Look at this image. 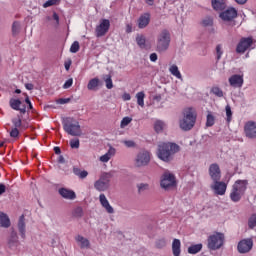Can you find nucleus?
<instances>
[{
    "instance_id": "1",
    "label": "nucleus",
    "mask_w": 256,
    "mask_h": 256,
    "mask_svg": "<svg viewBox=\"0 0 256 256\" xmlns=\"http://www.w3.org/2000/svg\"><path fill=\"white\" fill-rule=\"evenodd\" d=\"M181 147L173 142H162L158 145L157 157L165 163L173 161V155L179 153Z\"/></svg>"
},
{
    "instance_id": "2",
    "label": "nucleus",
    "mask_w": 256,
    "mask_h": 256,
    "mask_svg": "<svg viewBox=\"0 0 256 256\" xmlns=\"http://www.w3.org/2000/svg\"><path fill=\"white\" fill-rule=\"evenodd\" d=\"M249 187V180H236L232 185L230 191V199L233 203H239L243 199V195L247 193V188Z\"/></svg>"
},
{
    "instance_id": "3",
    "label": "nucleus",
    "mask_w": 256,
    "mask_h": 256,
    "mask_svg": "<svg viewBox=\"0 0 256 256\" xmlns=\"http://www.w3.org/2000/svg\"><path fill=\"white\" fill-rule=\"evenodd\" d=\"M197 121V112L193 108H186L179 119V127L182 131H191Z\"/></svg>"
},
{
    "instance_id": "4",
    "label": "nucleus",
    "mask_w": 256,
    "mask_h": 256,
    "mask_svg": "<svg viewBox=\"0 0 256 256\" xmlns=\"http://www.w3.org/2000/svg\"><path fill=\"white\" fill-rule=\"evenodd\" d=\"M62 125L64 131L72 137H81V135H83V131L81 130V125L79 124V121L74 118H65L62 122Z\"/></svg>"
},
{
    "instance_id": "5",
    "label": "nucleus",
    "mask_w": 256,
    "mask_h": 256,
    "mask_svg": "<svg viewBox=\"0 0 256 256\" xmlns=\"http://www.w3.org/2000/svg\"><path fill=\"white\" fill-rule=\"evenodd\" d=\"M111 179H113V172H103L101 173L98 180L94 182V189L103 193L111 187Z\"/></svg>"
},
{
    "instance_id": "6",
    "label": "nucleus",
    "mask_w": 256,
    "mask_h": 256,
    "mask_svg": "<svg viewBox=\"0 0 256 256\" xmlns=\"http://www.w3.org/2000/svg\"><path fill=\"white\" fill-rule=\"evenodd\" d=\"M170 43L171 34L167 30H162L157 36L156 51L158 53H165L169 49Z\"/></svg>"
},
{
    "instance_id": "7",
    "label": "nucleus",
    "mask_w": 256,
    "mask_h": 256,
    "mask_svg": "<svg viewBox=\"0 0 256 256\" xmlns=\"http://www.w3.org/2000/svg\"><path fill=\"white\" fill-rule=\"evenodd\" d=\"M225 245V234L223 232H213L208 237V249L217 251Z\"/></svg>"
},
{
    "instance_id": "8",
    "label": "nucleus",
    "mask_w": 256,
    "mask_h": 256,
    "mask_svg": "<svg viewBox=\"0 0 256 256\" xmlns=\"http://www.w3.org/2000/svg\"><path fill=\"white\" fill-rule=\"evenodd\" d=\"M160 187L165 189V191L177 187V178H175V174L170 171H165L160 178Z\"/></svg>"
},
{
    "instance_id": "9",
    "label": "nucleus",
    "mask_w": 256,
    "mask_h": 256,
    "mask_svg": "<svg viewBox=\"0 0 256 256\" xmlns=\"http://www.w3.org/2000/svg\"><path fill=\"white\" fill-rule=\"evenodd\" d=\"M136 167H147L151 163V152L147 150H141L137 153L134 160Z\"/></svg>"
},
{
    "instance_id": "10",
    "label": "nucleus",
    "mask_w": 256,
    "mask_h": 256,
    "mask_svg": "<svg viewBox=\"0 0 256 256\" xmlns=\"http://www.w3.org/2000/svg\"><path fill=\"white\" fill-rule=\"evenodd\" d=\"M111 27V21L109 19H102L99 22V25L96 26L95 33L96 37H105L109 33Z\"/></svg>"
},
{
    "instance_id": "11",
    "label": "nucleus",
    "mask_w": 256,
    "mask_h": 256,
    "mask_svg": "<svg viewBox=\"0 0 256 256\" xmlns=\"http://www.w3.org/2000/svg\"><path fill=\"white\" fill-rule=\"evenodd\" d=\"M253 47V38H242L240 39L237 47H236V53H245V51H249Z\"/></svg>"
},
{
    "instance_id": "12",
    "label": "nucleus",
    "mask_w": 256,
    "mask_h": 256,
    "mask_svg": "<svg viewBox=\"0 0 256 256\" xmlns=\"http://www.w3.org/2000/svg\"><path fill=\"white\" fill-rule=\"evenodd\" d=\"M210 188L215 195L223 196L225 193H227V183L221 180L213 181V183L210 185Z\"/></svg>"
},
{
    "instance_id": "13",
    "label": "nucleus",
    "mask_w": 256,
    "mask_h": 256,
    "mask_svg": "<svg viewBox=\"0 0 256 256\" xmlns=\"http://www.w3.org/2000/svg\"><path fill=\"white\" fill-rule=\"evenodd\" d=\"M228 82L233 89H241L244 83L243 74H233L229 77Z\"/></svg>"
},
{
    "instance_id": "14",
    "label": "nucleus",
    "mask_w": 256,
    "mask_h": 256,
    "mask_svg": "<svg viewBox=\"0 0 256 256\" xmlns=\"http://www.w3.org/2000/svg\"><path fill=\"white\" fill-rule=\"evenodd\" d=\"M208 173L212 181H221V168L217 163H213L209 166Z\"/></svg>"
},
{
    "instance_id": "15",
    "label": "nucleus",
    "mask_w": 256,
    "mask_h": 256,
    "mask_svg": "<svg viewBox=\"0 0 256 256\" xmlns=\"http://www.w3.org/2000/svg\"><path fill=\"white\" fill-rule=\"evenodd\" d=\"M99 201H100L101 207L104 208V210L106 211V213H108V215H113L115 213V208L111 206V203H109V200L107 199V196H105V194L99 195Z\"/></svg>"
},
{
    "instance_id": "16",
    "label": "nucleus",
    "mask_w": 256,
    "mask_h": 256,
    "mask_svg": "<svg viewBox=\"0 0 256 256\" xmlns=\"http://www.w3.org/2000/svg\"><path fill=\"white\" fill-rule=\"evenodd\" d=\"M244 131L248 139H255L256 138V122L254 121L247 122L244 126Z\"/></svg>"
},
{
    "instance_id": "17",
    "label": "nucleus",
    "mask_w": 256,
    "mask_h": 256,
    "mask_svg": "<svg viewBox=\"0 0 256 256\" xmlns=\"http://www.w3.org/2000/svg\"><path fill=\"white\" fill-rule=\"evenodd\" d=\"M253 249V240L244 239L238 243V251L240 253H249Z\"/></svg>"
},
{
    "instance_id": "18",
    "label": "nucleus",
    "mask_w": 256,
    "mask_h": 256,
    "mask_svg": "<svg viewBox=\"0 0 256 256\" xmlns=\"http://www.w3.org/2000/svg\"><path fill=\"white\" fill-rule=\"evenodd\" d=\"M237 17L235 8H228L226 11L220 13V19L225 22L233 21Z\"/></svg>"
},
{
    "instance_id": "19",
    "label": "nucleus",
    "mask_w": 256,
    "mask_h": 256,
    "mask_svg": "<svg viewBox=\"0 0 256 256\" xmlns=\"http://www.w3.org/2000/svg\"><path fill=\"white\" fill-rule=\"evenodd\" d=\"M58 193L59 195H61V197H63V199H68L69 201L77 199V194H75V191L69 188H60L58 190Z\"/></svg>"
},
{
    "instance_id": "20",
    "label": "nucleus",
    "mask_w": 256,
    "mask_h": 256,
    "mask_svg": "<svg viewBox=\"0 0 256 256\" xmlns=\"http://www.w3.org/2000/svg\"><path fill=\"white\" fill-rule=\"evenodd\" d=\"M18 232L21 239H26L27 237V225L25 224V215H21L18 220Z\"/></svg>"
},
{
    "instance_id": "21",
    "label": "nucleus",
    "mask_w": 256,
    "mask_h": 256,
    "mask_svg": "<svg viewBox=\"0 0 256 256\" xmlns=\"http://www.w3.org/2000/svg\"><path fill=\"white\" fill-rule=\"evenodd\" d=\"M138 27L139 29H145L151 23V14L149 12H146L144 14H141L138 18Z\"/></svg>"
},
{
    "instance_id": "22",
    "label": "nucleus",
    "mask_w": 256,
    "mask_h": 256,
    "mask_svg": "<svg viewBox=\"0 0 256 256\" xmlns=\"http://www.w3.org/2000/svg\"><path fill=\"white\" fill-rule=\"evenodd\" d=\"M7 245L10 249H17L19 246V236H17V232L12 231L8 237Z\"/></svg>"
},
{
    "instance_id": "23",
    "label": "nucleus",
    "mask_w": 256,
    "mask_h": 256,
    "mask_svg": "<svg viewBox=\"0 0 256 256\" xmlns=\"http://www.w3.org/2000/svg\"><path fill=\"white\" fill-rule=\"evenodd\" d=\"M116 153L117 150L113 146H110L108 151L104 155L99 157V161L101 163H109V161H111V158L115 157Z\"/></svg>"
},
{
    "instance_id": "24",
    "label": "nucleus",
    "mask_w": 256,
    "mask_h": 256,
    "mask_svg": "<svg viewBox=\"0 0 256 256\" xmlns=\"http://www.w3.org/2000/svg\"><path fill=\"white\" fill-rule=\"evenodd\" d=\"M75 241L80 247V249H90L91 248V242L86 237H83L82 235H78L75 237Z\"/></svg>"
},
{
    "instance_id": "25",
    "label": "nucleus",
    "mask_w": 256,
    "mask_h": 256,
    "mask_svg": "<svg viewBox=\"0 0 256 256\" xmlns=\"http://www.w3.org/2000/svg\"><path fill=\"white\" fill-rule=\"evenodd\" d=\"M168 71L170 74H172L173 77L183 81V75L181 74V71H179V66H177V64H170Z\"/></svg>"
},
{
    "instance_id": "26",
    "label": "nucleus",
    "mask_w": 256,
    "mask_h": 256,
    "mask_svg": "<svg viewBox=\"0 0 256 256\" xmlns=\"http://www.w3.org/2000/svg\"><path fill=\"white\" fill-rule=\"evenodd\" d=\"M136 43L140 49H149V46L147 45V38L143 34H137Z\"/></svg>"
},
{
    "instance_id": "27",
    "label": "nucleus",
    "mask_w": 256,
    "mask_h": 256,
    "mask_svg": "<svg viewBox=\"0 0 256 256\" xmlns=\"http://www.w3.org/2000/svg\"><path fill=\"white\" fill-rule=\"evenodd\" d=\"M10 107L14 109V111H20V113H25V107L21 108V100L19 99H10Z\"/></svg>"
},
{
    "instance_id": "28",
    "label": "nucleus",
    "mask_w": 256,
    "mask_h": 256,
    "mask_svg": "<svg viewBox=\"0 0 256 256\" xmlns=\"http://www.w3.org/2000/svg\"><path fill=\"white\" fill-rule=\"evenodd\" d=\"M172 253L174 256L181 255V240L175 238L172 242Z\"/></svg>"
},
{
    "instance_id": "29",
    "label": "nucleus",
    "mask_w": 256,
    "mask_h": 256,
    "mask_svg": "<svg viewBox=\"0 0 256 256\" xmlns=\"http://www.w3.org/2000/svg\"><path fill=\"white\" fill-rule=\"evenodd\" d=\"M99 85H101V80L99 78H92L87 84L88 91H97Z\"/></svg>"
},
{
    "instance_id": "30",
    "label": "nucleus",
    "mask_w": 256,
    "mask_h": 256,
    "mask_svg": "<svg viewBox=\"0 0 256 256\" xmlns=\"http://www.w3.org/2000/svg\"><path fill=\"white\" fill-rule=\"evenodd\" d=\"M165 129H167V123H165V121L156 120L154 122V131H156L157 133H163Z\"/></svg>"
},
{
    "instance_id": "31",
    "label": "nucleus",
    "mask_w": 256,
    "mask_h": 256,
    "mask_svg": "<svg viewBox=\"0 0 256 256\" xmlns=\"http://www.w3.org/2000/svg\"><path fill=\"white\" fill-rule=\"evenodd\" d=\"M0 227H4L5 229L11 227V220L5 213H0Z\"/></svg>"
},
{
    "instance_id": "32",
    "label": "nucleus",
    "mask_w": 256,
    "mask_h": 256,
    "mask_svg": "<svg viewBox=\"0 0 256 256\" xmlns=\"http://www.w3.org/2000/svg\"><path fill=\"white\" fill-rule=\"evenodd\" d=\"M214 11H223L225 9V0H211Z\"/></svg>"
},
{
    "instance_id": "33",
    "label": "nucleus",
    "mask_w": 256,
    "mask_h": 256,
    "mask_svg": "<svg viewBox=\"0 0 256 256\" xmlns=\"http://www.w3.org/2000/svg\"><path fill=\"white\" fill-rule=\"evenodd\" d=\"M203 249V244H193L190 247H188V253L190 255H197Z\"/></svg>"
},
{
    "instance_id": "34",
    "label": "nucleus",
    "mask_w": 256,
    "mask_h": 256,
    "mask_svg": "<svg viewBox=\"0 0 256 256\" xmlns=\"http://www.w3.org/2000/svg\"><path fill=\"white\" fill-rule=\"evenodd\" d=\"M137 105L139 107H145V92L141 91L136 93Z\"/></svg>"
},
{
    "instance_id": "35",
    "label": "nucleus",
    "mask_w": 256,
    "mask_h": 256,
    "mask_svg": "<svg viewBox=\"0 0 256 256\" xmlns=\"http://www.w3.org/2000/svg\"><path fill=\"white\" fill-rule=\"evenodd\" d=\"M215 125V116L213 113L208 112L206 116V127H213Z\"/></svg>"
},
{
    "instance_id": "36",
    "label": "nucleus",
    "mask_w": 256,
    "mask_h": 256,
    "mask_svg": "<svg viewBox=\"0 0 256 256\" xmlns=\"http://www.w3.org/2000/svg\"><path fill=\"white\" fill-rule=\"evenodd\" d=\"M73 173H74V175H76L80 179H86L87 175H89V172H87L86 170L81 171L78 168H74Z\"/></svg>"
},
{
    "instance_id": "37",
    "label": "nucleus",
    "mask_w": 256,
    "mask_h": 256,
    "mask_svg": "<svg viewBox=\"0 0 256 256\" xmlns=\"http://www.w3.org/2000/svg\"><path fill=\"white\" fill-rule=\"evenodd\" d=\"M21 31V22L15 21L12 24V33L13 35H19V32Z\"/></svg>"
},
{
    "instance_id": "38",
    "label": "nucleus",
    "mask_w": 256,
    "mask_h": 256,
    "mask_svg": "<svg viewBox=\"0 0 256 256\" xmlns=\"http://www.w3.org/2000/svg\"><path fill=\"white\" fill-rule=\"evenodd\" d=\"M211 93L215 95L216 97H223V90L219 88V86H213L211 88Z\"/></svg>"
},
{
    "instance_id": "39",
    "label": "nucleus",
    "mask_w": 256,
    "mask_h": 256,
    "mask_svg": "<svg viewBox=\"0 0 256 256\" xmlns=\"http://www.w3.org/2000/svg\"><path fill=\"white\" fill-rule=\"evenodd\" d=\"M104 82L106 83V89H113V79H111V75L104 76Z\"/></svg>"
},
{
    "instance_id": "40",
    "label": "nucleus",
    "mask_w": 256,
    "mask_h": 256,
    "mask_svg": "<svg viewBox=\"0 0 256 256\" xmlns=\"http://www.w3.org/2000/svg\"><path fill=\"white\" fill-rule=\"evenodd\" d=\"M248 227L250 229H255L256 227V214H252L248 220Z\"/></svg>"
},
{
    "instance_id": "41",
    "label": "nucleus",
    "mask_w": 256,
    "mask_h": 256,
    "mask_svg": "<svg viewBox=\"0 0 256 256\" xmlns=\"http://www.w3.org/2000/svg\"><path fill=\"white\" fill-rule=\"evenodd\" d=\"M202 25L203 27H212L213 25V18L212 17H205L203 20H202Z\"/></svg>"
},
{
    "instance_id": "42",
    "label": "nucleus",
    "mask_w": 256,
    "mask_h": 256,
    "mask_svg": "<svg viewBox=\"0 0 256 256\" xmlns=\"http://www.w3.org/2000/svg\"><path fill=\"white\" fill-rule=\"evenodd\" d=\"M131 121H133V119L131 117H124L120 123L121 129H125V127H127V125H129V123H131Z\"/></svg>"
},
{
    "instance_id": "43",
    "label": "nucleus",
    "mask_w": 256,
    "mask_h": 256,
    "mask_svg": "<svg viewBox=\"0 0 256 256\" xmlns=\"http://www.w3.org/2000/svg\"><path fill=\"white\" fill-rule=\"evenodd\" d=\"M138 192L144 193V191H149V184L147 183H140L137 185Z\"/></svg>"
},
{
    "instance_id": "44",
    "label": "nucleus",
    "mask_w": 256,
    "mask_h": 256,
    "mask_svg": "<svg viewBox=\"0 0 256 256\" xmlns=\"http://www.w3.org/2000/svg\"><path fill=\"white\" fill-rule=\"evenodd\" d=\"M223 57V46L221 44L216 46V59L219 61Z\"/></svg>"
},
{
    "instance_id": "45",
    "label": "nucleus",
    "mask_w": 256,
    "mask_h": 256,
    "mask_svg": "<svg viewBox=\"0 0 256 256\" xmlns=\"http://www.w3.org/2000/svg\"><path fill=\"white\" fill-rule=\"evenodd\" d=\"M225 111H226L227 122L231 123V119L233 117V112L231 111V106L227 105L225 107Z\"/></svg>"
},
{
    "instance_id": "46",
    "label": "nucleus",
    "mask_w": 256,
    "mask_h": 256,
    "mask_svg": "<svg viewBox=\"0 0 256 256\" xmlns=\"http://www.w3.org/2000/svg\"><path fill=\"white\" fill-rule=\"evenodd\" d=\"M123 144L125 145V147H127L128 149H133L135 147H137V144L135 143V141L133 140H124Z\"/></svg>"
},
{
    "instance_id": "47",
    "label": "nucleus",
    "mask_w": 256,
    "mask_h": 256,
    "mask_svg": "<svg viewBox=\"0 0 256 256\" xmlns=\"http://www.w3.org/2000/svg\"><path fill=\"white\" fill-rule=\"evenodd\" d=\"M80 49L79 42L74 41L70 47V53H77Z\"/></svg>"
},
{
    "instance_id": "48",
    "label": "nucleus",
    "mask_w": 256,
    "mask_h": 256,
    "mask_svg": "<svg viewBox=\"0 0 256 256\" xmlns=\"http://www.w3.org/2000/svg\"><path fill=\"white\" fill-rule=\"evenodd\" d=\"M12 123H13L14 129H18L22 125L21 117L18 116L17 118H13Z\"/></svg>"
},
{
    "instance_id": "49",
    "label": "nucleus",
    "mask_w": 256,
    "mask_h": 256,
    "mask_svg": "<svg viewBox=\"0 0 256 256\" xmlns=\"http://www.w3.org/2000/svg\"><path fill=\"white\" fill-rule=\"evenodd\" d=\"M59 3V0H48L43 4L44 9H47V7H53V5H57Z\"/></svg>"
},
{
    "instance_id": "50",
    "label": "nucleus",
    "mask_w": 256,
    "mask_h": 256,
    "mask_svg": "<svg viewBox=\"0 0 256 256\" xmlns=\"http://www.w3.org/2000/svg\"><path fill=\"white\" fill-rule=\"evenodd\" d=\"M79 145H80L79 139H72V140H70V147L72 149H79Z\"/></svg>"
},
{
    "instance_id": "51",
    "label": "nucleus",
    "mask_w": 256,
    "mask_h": 256,
    "mask_svg": "<svg viewBox=\"0 0 256 256\" xmlns=\"http://www.w3.org/2000/svg\"><path fill=\"white\" fill-rule=\"evenodd\" d=\"M10 137H12L14 139L19 137V129L18 128H12V130L10 131Z\"/></svg>"
},
{
    "instance_id": "52",
    "label": "nucleus",
    "mask_w": 256,
    "mask_h": 256,
    "mask_svg": "<svg viewBox=\"0 0 256 256\" xmlns=\"http://www.w3.org/2000/svg\"><path fill=\"white\" fill-rule=\"evenodd\" d=\"M69 101H71L70 98H60V99L56 100V103L58 105H65V104L69 103Z\"/></svg>"
},
{
    "instance_id": "53",
    "label": "nucleus",
    "mask_w": 256,
    "mask_h": 256,
    "mask_svg": "<svg viewBox=\"0 0 256 256\" xmlns=\"http://www.w3.org/2000/svg\"><path fill=\"white\" fill-rule=\"evenodd\" d=\"M73 86V78L68 79L64 85H63V89H69L70 87Z\"/></svg>"
},
{
    "instance_id": "54",
    "label": "nucleus",
    "mask_w": 256,
    "mask_h": 256,
    "mask_svg": "<svg viewBox=\"0 0 256 256\" xmlns=\"http://www.w3.org/2000/svg\"><path fill=\"white\" fill-rule=\"evenodd\" d=\"M74 215H75V217H82L83 216V209L80 208V207L76 208L75 211H74Z\"/></svg>"
},
{
    "instance_id": "55",
    "label": "nucleus",
    "mask_w": 256,
    "mask_h": 256,
    "mask_svg": "<svg viewBox=\"0 0 256 256\" xmlns=\"http://www.w3.org/2000/svg\"><path fill=\"white\" fill-rule=\"evenodd\" d=\"M122 99H123V101H131V94H129V93H124V94L122 95Z\"/></svg>"
},
{
    "instance_id": "56",
    "label": "nucleus",
    "mask_w": 256,
    "mask_h": 256,
    "mask_svg": "<svg viewBox=\"0 0 256 256\" xmlns=\"http://www.w3.org/2000/svg\"><path fill=\"white\" fill-rule=\"evenodd\" d=\"M157 59H158L157 53L150 54V61H152V63H155Z\"/></svg>"
},
{
    "instance_id": "57",
    "label": "nucleus",
    "mask_w": 256,
    "mask_h": 256,
    "mask_svg": "<svg viewBox=\"0 0 256 256\" xmlns=\"http://www.w3.org/2000/svg\"><path fill=\"white\" fill-rule=\"evenodd\" d=\"M25 103H27V105L29 106V109H33V104L31 103L29 96H26Z\"/></svg>"
},
{
    "instance_id": "58",
    "label": "nucleus",
    "mask_w": 256,
    "mask_h": 256,
    "mask_svg": "<svg viewBox=\"0 0 256 256\" xmlns=\"http://www.w3.org/2000/svg\"><path fill=\"white\" fill-rule=\"evenodd\" d=\"M133 32V25L126 24V33H132Z\"/></svg>"
},
{
    "instance_id": "59",
    "label": "nucleus",
    "mask_w": 256,
    "mask_h": 256,
    "mask_svg": "<svg viewBox=\"0 0 256 256\" xmlns=\"http://www.w3.org/2000/svg\"><path fill=\"white\" fill-rule=\"evenodd\" d=\"M7 191V187L4 184H0V195H3Z\"/></svg>"
},
{
    "instance_id": "60",
    "label": "nucleus",
    "mask_w": 256,
    "mask_h": 256,
    "mask_svg": "<svg viewBox=\"0 0 256 256\" xmlns=\"http://www.w3.org/2000/svg\"><path fill=\"white\" fill-rule=\"evenodd\" d=\"M53 19L54 21H56V25H59V15L57 14V12L53 13Z\"/></svg>"
},
{
    "instance_id": "61",
    "label": "nucleus",
    "mask_w": 256,
    "mask_h": 256,
    "mask_svg": "<svg viewBox=\"0 0 256 256\" xmlns=\"http://www.w3.org/2000/svg\"><path fill=\"white\" fill-rule=\"evenodd\" d=\"M64 67L66 71H69V69H71V60H69L68 62H65Z\"/></svg>"
},
{
    "instance_id": "62",
    "label": "nucleus",
    "mask_w": 256,
    "mask_h": 256,
    "mask_svg": "<svg viewBox=\"0 0 256 256\" xmlns=\"http://www.w3.org/2000/svg\"><path fill=\"white\" fill-rule=\"evenodd\" d=\"M25 88H26L28 91H33V84L27 83V84H25Z\"/></svg>"
},
{
    "instance_id": "63",
    "label": "nucleus",
    "mask_w": 256,
    "mask_h": 256,
    "mask_svg": "<svg viewBox=\"0 0 256 256\" xmlns=\"http://www.w3.org/2000/svg\"><path fill=\"white\" fill-rule=\"evenodd\" d=\"M54 151H55V153H56V155H60L61 154V148H59V147H54Z\"/></svg>"
},
{
    "instance_id": "64",
    "label": "nucleus",
    "mask_w": 256,
    "mask_h": 256,
    "mask_svg": "<svg viewBox=\"0 0 256 256\" xmlns=\"http://www.w3.org/2000/svg\"><path fill=\"white\" fill-rule=\"evenodd\" d=\"M145 3H147V5H153V3H155V0H145Z\"/></svg>"
}]
</instances>
